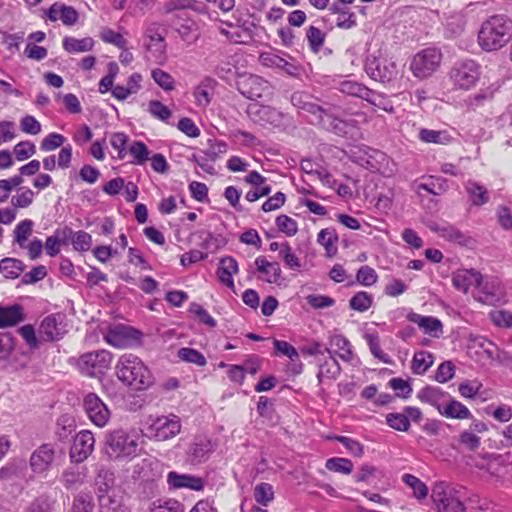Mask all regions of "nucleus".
<instances>
[{
    "label": "nucleus",
    "instance_id": "aec40b11",
    "mask_svg": "<svg viewBox=\"0 0 512 512\" xmlns=\"http://www.w3.org/2000/svg\"><path fill=\"white\" fill-rule=\"evenodd\" d=\"M161 464L153 457H146L133 465L132 477L144 482L154 481L161 476Z\"/></svg>",
    "mask_w": 512,
    "mask_h": 512
},
{
    "label": "nucleus",
    "instance_id": "6e6d98bb",
    "mask_svg": "<svg viewBox=\"0 0 512 512\" xmlns=\"http://www.w3.org/2000/svg\"><path fill=\"white\" fill-rule=\"evenodd\" d=\"M75 428L74 419L62 415L57 419L55 434L60 441L66 440Z\"/></svg>",
    "mask_w": 512,
    "mask_h": 512
},
{
    "label": "nucleus",
    "instance_id": "5fc2aeb1",
    "mask_svg": "<svg viewBox=\"0 0 512 512\" xmlns=\"http://www.w3.org/2000/svg\"><path fill=\"white\" fill-rule=\"evenodd\" d=\"M55 501L48 494H41L25 509V512H52Z\"/></svg>",
    "mask_w": 512,
    "mask_h": 512
},
{
    "label": "nucleus",
    "instance_id": "20e7f679",
    "mask_svg": "<svg viewBox=\"0 0 512 512\" xmlns=\"http://www.w3.org/2000/svg\"><path fill=\"white\" fill-rule=\"evenodd\" d=\"M115 370L117 378L123 384L137 391L149 388L154 382L153 374L148 366L141 358L131 353L119 357Z\"/></svg>",
    "mask_w": 512,
    "mask_h": 512
},
{
    "label": "nucleus",
    "instance_id": "b1692460",
    "mask_svg": "<svg viewBox=\"0 0 512 512\" xmlns=\"http://www.w3.org/2000/svg\"><path fill=\"white\" fill-rule=\"evenodd\" d=\"M406 318L410 322L417 324L425 334L433 338H439L443 334V325L438 318L423 316L415 312H409Z\"/></svg>",
    "mask_w": 512,
    "mask_h": 512
},
{
    "label": "nucleus",
    "instance_id": "6e6552de",
    "mask_svg": "<svg viewBox=\"0 0 512 512\" xmlns=\"http://www.w3.org/2000/svg\"><path fill=\"white\" fill-rule=\"evenodd\" d=\"M442 61V54L436 48H425L416 53L411 61L410 70L419 79H426L437 71Z\"/></svg>",
    "mask_w": 512,
    "mask_h": 512
},
{
    "label": "nucleus",
    "instance_id": "6ab92c4d",
    "mask_svg": "<svg viewBox=\"0 0 512 512\" xmlns=\"http://www.w3.org/2000/svg\"><path fill=\"white\" fill-rule=\"evenodd\" d=\"M66 332L64 317L60 314L46 316L39 327V334L46 341L60 340Z\"/></svg>",
    "mask_w": 512,
    "mask_h": 512
},
{
    "label": "nucleus",
    "instance_id": "2eb2a0df",
    "mask_svg": "<svg viewBox=\"0 0 512 512\" xmlns=\"http://www.w3.org/2000/svg\"><path fill=\"white\" fill-rule=\"evenodd\" d=\"M452 284L455 289L463 293H467L471 287H476L487 294H491L483 276L474 269H458L453 272Z\"/></svg>",
    "mask_w": 512,
    "mask_h": 512
},
{
    "label": "nucleus",
    "instance_id": "603ef678",
    "mask_svg": "<svg viewBox=\"0 0 512 512\" xmlns=\"http://www.w3.org/2000/svg\"><path fill=\"white\" fill-rule=\"evenodd\" d=\"M148 512H184L183 505L174 499H158L151 503Z\"/></svg>",
    "mask_w": 512,
    "mask_h": 512
},
{
    "label": "nucleus",
    "instance_id": "37998d69",
    "mask_svg": "<svg viewBox=\"0 0 512 512\" xmlns=\"http://www.w3.org/2000/svg\"><path fill=\"white\" fill-rule=\"evenodd\" d=\"M341 368L338 361L333 357L329 356L322 364H320L317 378L319 382L325 379H336L340 374Z\"/></svg>",
    "mask_w": 512,
    "mask_h": 512
},
{
    "label": "nucleus",
    "instance_id": "39448f33",
    "mask_svg": "<svg viewBox=\"0 0 512 512\" xmlns=\"http://www.w3.org/2000/svg\"><path fill=\"white\" fill-rule=\"evenodd\" d=\"M181 428V419L175 414L151 415L145 424V435L150 440L167 441L176 437Z\"/></svg>",
    "mask_w": 512,
    "mask_h": 512
},
{
    "label": "nucleus",
    "instance_id": "7ed1b4c3",
    "mask_svg": "<svg viewBox=\"0 0 512 512\" xmlns=\"http://www.w3.org/2000/svg\"><path fill=\"white\" fill-rule=\"evenodd\" d=\"M512 38V19L504 14L487 18L478 32V43L487 52L497 51L507 45Z\"/></svg>",
    "mask_w": 512,
    "mask_h": 512
},
{
    "label": "nucleus",
    "instance_id": "4468645a",
    "mask_svg": "<svg viewBox=\"0 0 512 512\" xmlns=\"http://www.w3.org/2000/svg\"><path fill=\"white\" fill-rule=\"evenodd\" d=\"M55 459V449L51 443L37 447L30 455L29 466L32 472L40 477H46Z\"/></svg>",
    "mask_w": 512,
    "mask_h": 512
},
{
    "label": "nucleus",
    "instance_id": "9d476101",
    "mask_svg": "<svg viewBox=\"0 0 512 512\" xmlns=\"http://www.w3.org/2000/svg\"><path fill=\"white\" fill-rule=\"evenodd\" d=\"M112 360L113 355L108 350L87 352L80 356L78 368L87 376L97 377L109 370Z\"/></svg>",
    "mask_w": 512,
    "mask_h": 512
},
{
    "label": "nucleus",
    "instance_id": "f8f14e48",
    "mask_svg": "<svg viewBox=\"0 0 512 512\" xmlns=\"http://www.w3.org/2000/svg\"><path fill=\"white\" fill-rule=\"evenodd\" d=\"M142 333L130 326L116 324L109 326L104 334V340L115 348H127L140 342Z\"/></svg>",
    "mask_w": 512,
    "mask_h": 512
},
{
    "label": "nucleus",
    "instance_id": "69168bd1",
    "mask_svg": "<svg viewBox=\"0 0 512 512\" xmlns=\"http://www.w3.org/2000/svg\"><path fill=\"white\" fill-rule=\"evenodd\" d=\"M92 496L87 493L78 494L72 504L71 512H93Z\"/></svg>",
    "mask_w": 512,
    "mask_h": 512
},
{
    "label": "nucleus",
    "instance_id": "393cba45",
    "mask_svg": "<svg viewBox=\"0 0 512 512\" xmlns=\"http://www.w3.org/2000/svg\"><path fill=\"white\" fill-rule=\"evenodd\" d=\"M167 483L171 489H190L193 491H201L204 489V480L200 477L180 474L171 471L167 475Z\"/></svg>",
    "mask_w": 512,
    "mask_h": 512
},
{
    "label": "nucleus",
    "instance_id": "f257e3e1",
    "mask_svg": "<svg viewBox=\"0 0 512 512\" xmlns=\"http://www.w3.org/2000/svg\"><path fill=\"white\" fill-rule=\"evenodd\" d=\"M144 441L135 428H115L105 435V456L113 462H130L141 454Z\"/></svg>",
    "mask_w": 512,
    "mask_h": 512
},
{
    "label": "nucleus",
    "instance_id": "c03bdc74",
    "mask_svg": "<svg viewBox=\"0 0 512 512\" xmlns=\"http://www.w3.org/2000/svg\"><path fill=\"white\" fill-rule=\"evenodd\" d=\"M419 138L421 141L425 143H435V144H448L452 141L451 135L445 131H436L430 129H421L419 131Z\"/></svg>",
    "mask_w": 512,
    "mask_h": 512
},
{
    "label": "nucleus",
    "instance_id": "58836bf2",
    "mask_svg": "<svg viewBox=\"0 0 512 512\" xmlns=\"http://www.w3.org/2000/svg\"><path fill=\"white\" fill-rule=\"evenodd\" d=\"M465 189L473 205L482 206L489 201L487 189L478 182L469 180L465 184Z\"/></svg>",
    "mask_w": 512,
    "mask_h": 512
},
{
    "label": "nucleus",
    "instance_id": "f03ea898",
    "mask_svg": "<svg viewBox=\"0 0 512 512\" xmlns=\"http://www.w3.org/2000/svg\"><path fill=\"white\" fill-rule=\"evenodd\" d=\"M291 102L298 109L308 112L315 117L314 119L309 120L311 123L319 124L337 135L352 136L357 127L356 120L341 118L337 112L324 110L319 105L309 101V96L304 93H293L291 96Z\"/></svg>",
    "mask_w": 512,
    "mask_h": 512
},
{
    "label": "nucleus",
    "instance_id": "423d86ee",
    "mask_svg": "<svg viewBox=\"0 0 512 512\" xmlns=\"http://www.w3.org/2000/svg\"><path fill=\"white\" fill-rule=\"evenodd\" d=\"M365 71L370 78L382 83L396 79L399 74L394 58L382 50L373 52L367 57Z\"/></svg>",
    "mask_w": 512,
    "mask_h": 512
},
{
    "label": "nucleus",
    "instance_id": "052dcab7",
    "mask_svg": "<svg viewBox=\"0 0 512 512\" xmlns=\"http://www.w3.org/2000/svg\"><path fill=\"white\" fill-rule=\"evenodd\" d=\"M372 302L373 298L371 294L360 291L350 299V307L355 311L365 312L371 307Z\"/></svg>",
    "mask_w": 512,
    "mask_h": 512
},
{
    "label": "nucleus",
    "instance_id": "a878e982",
    "mask_svg": "<svg viewBox=\"0 0 512 512\" xmlns=\"http://www.w3.org/2000/svg\"><path fill=\"white\" fill-rule=\"evenodd\" d=\"M325 351H327L330 356L334 358L337 356L344 362H351L354 358L350 341L341 334H335L330 337L329 348H326Z\"/></svg>",
    "mask_w": 512,
    "mask_h": 512
},
{
    "label": "nucleus",
    "instance_id": "f3484780",
    "mask_svg": "<svg viewBox=\"0 0 512 512\" xmlns=\"http://www.w3.org/2000/svg\"><path fill=\"white\" fill-rule=\"evenodd\" d=\"M255 275L259 281L280 286L283 282L282 270L278 262L258 256L255 261Z\"/></svg>",
    "mask_w": 512,
    "mask_h": 512
},
{
    "label": "nucleus",
    "instance_id": "c85d7f7f",
    "mask_svg": "<svg viewBox=\"0 0 512 512\" xmlns=\"http://www.w3.org/2000/svg\"><path fill=\"white\" fill-rule=\"evenodd\" d=\"M216 80L212 77H204L193 90L195 104L205 109L212 101Z\"/></svg>",
    "mask_w": 512,
    "mask_h": 512
},
{
    "label": "nucleus",
    "instance_id": "7c9ffc66",
    "mask_svg": "<svg viewBox=\"0 0 512 512\" xmlns=\"http://www.w3.org/2000/svg\"><path fill=\"white\" fill-rule=\"evenodd\" d=\"M143 76L138 73H132L128 79L125 86L116 85L112 90V96L119 100L125 101L130 95L137 94L142 88Z\"/></svg>",
    "mask_w": 512,
    "mask_h": 512
},
{
    "label": "nucleus",
    "instance_id": "e2e57ef3",
    "mask_svg": "<svg viewBox=\"0 0 512 512\" xmlns=\"http://www.w3.org/2000/svg\"><path fill=\"white\" fill-rule=\"evenodd\" d=\"M254 498L260 505L267 506L274 498L273 487L269 483H260L255 486Z\"/></svg>",
    "mask_w": 512,
    "mask_h": 512
},
{
    "label": "nucleus",
    "instance_id": "79ce46f5",
    "mask_svg": "<svg viewBox=\"0 0 512 512\" xmlns=\"http://www.w3.org/2000/svg\"><path fill=\"white\" fill-rule=\"evenodd\" d=\"M432 230H434L438 235L445 240H448L450 242H455L462 244L465 242V235L455 226L450 224H438L434 227H432Z\"/></svg>",
    "mask_w": 512,
    "mask_h": 512
},
{
    "label": "nucleus",
    "instance_id": "13d9d810",
    "mask_svg": "<svg viewBox=\"0 0 512 512\" xmlns=\"http://www.w3.org/2000/svg\"><path fill=\"white\" fill-rule=\"evenodd\" d=\"M35 198V193L30 188H19L17 193L12 196L11 204L14 208H27Z\"/></svg>",
    "mask_w": 512,
    "mask_h": 512
},
{
    "label": "nucleus",
    "instance_id": "338daca9",
    "mask_svg": "<svg viewBox=\"0 0 512 512\" xmlns=\"http://www.w3.org/2000/svg\"><path fill=\"white\" fill-rule=\"evenodd\" d=\"M386 422L389 427L397 431H408L410 422L404 413H389L386 416Z\"/></svg>",
    "mask_w": 512,
    "mask_h": 512
},
{
    "label": "nucleus",
    "instance_id": "a19ab883",
    "mask_svg": "<svg viewBox=\"0 0 512 512\" xmlns=\"http://www.w3.org/2000/svg\"><path fill=\"white\" fill-rule=\"evenodd\" d=\"M24 268V263L16 258H4L0 261V272L6 278L16 279Z\"/></svg>",
    "mask_w": 512,
    "mask_h": 512
},
{
    "label": "nucleus",
    "instance_id": "1a4fd4ad",
    "mask_svg": "<svg viewBox=\"0 0 512 512\" xmlns=\"http://www.w3.org/2000/svg\"><path fill=\"white\" fill-rule=\"evenodd\" d=\"M113 484V473L107 470H100L95 480L100 512H128L126 507L109 495Z\"/></svg>",
    "mask_w": 512,
    "mask_h": 512
},
{
    "label": "nucleus",
    "instance_id": "c9c22d12",
    "mask_svg": "<svg viewBox=\"0 0 512 512\" xmlns=\"http://www.w3.org/2000/svg\"><path fill=\"white\" fill-rule=\"evenodd\" d=\"M337 241V233L332 228L322 229L317 235L318 244L324 247L325 254L329 258L334 257L337 254Z\"/></svg>",
    "mask_w": 512,
    "mask_h": 512
},
{
    "label": "nucleus",
    "instance_id": "864d4df0",
    "mask_svg": "<svg viewBox=\"0 0 512 512\" xmlns=\"http://www.w3.org/2000/svg\"><path fill=\"white\" fill-rule=\"evenodd\" d=\"M402 481L412 489L413 495L417 499H424L428 495V488L426 484L418 477L411 474H404L402 476Z\"/></svg>",
    "mask_w": 512,
    "mask_h": 512
},
{
    "label": "nucleus",
    "instance_id": "5701e85b",
    "mask_svg": "<svg viewBox=\"0 0 512 512\" xmlns=\"http://www.w3.org/2000/svg\"><path fill=\"white\" fill-rule=\"evenodd\" d=\"M268 81L257 75L248 76L241 84V92L249 99L262 98L271 94Z\"/></svg>",
    "mask_w": 512,
    "mask_h": 512
},
{
    "label": "nucleus",
    "instance_id": "680f3d73",
    "mask_svg": "<svg viewBox=\"0 0 512 512\" xmlns=\"http://www.w3.org/2000/svg\"><path fill=\"white\" fill-rule=\"evenodd\" d=\"M129 152L133 157L132 163L136 165H143L150 155L147 146L141 141H134L129 147Z\"/></svg>",
    "mask_w": 512,
    "mask_h": 512
},
{
    "label": "nucleus",
    "instance_id": "473e14b6",
    "mask_svg": "<svg viewBox=\"0 0 512 512\" xmlns=\"http://www.w3.org/2000/svg\"><path fill=\"white\" fill-rule=\"evenodd\" d=\"M363 338L375 358L385 364L391 363L390 356L381 349L379 333L375 328H366L363 331Z\"/></svg>",
    "mask_w": 512,
    "mask_h": 512
},
{
    "label": "nucleus",
    "instance_id": "412c9836",
    "mask_svg": "<svg viewBox=\"0 0 512 512\" xmlns=\"http://www.w3.org/2000/svg\"><path fill=\"white\" fill-rule=\"evenodd\" d=\"M44 17L51 22L61 21L65 26L77 23L79 14L72 6L56 2L44 11Z\"/></svg>",
    "mask_w": 512,
    "mask_h": 512
},
{
    "label": "nucleus",
    "instance_id": "bf43d9fd",
    "mask_svg": "<svg viewBox=\"0 0 512 512\" xmlns=\"http://www.w3.org/2000/svg\"><path fill=\"white\" fill-rule=\"evenodd\" d=\"M325 467L329 471L350 474L353 470V463L347 458L333 457L326 461Z\"/></svg>",
    "mask_w": 512,
    "mask_h": 512
},
{
    "label": "nucleus",
    "instance_id": "4be33fe9",
    "mask_svg": "<svg viewBox=\"0 0 512 512\" xmlns=\"http://www.w3.org/2000/svg\"><path fill=\"white\" fill-rule=\"evenodd\" d=\"M147 59L156 64L163 65L166 62V43L159 33H148L145 37Z\"/></svg>",
    "mask_w": 512,
    "mask_h": 512
},
{
    "label": "nucleus",
    "instance_id": "774afa93",
    "mask_svg": "<svg viewBox=\"0 0 512 512\" xmlns=\"http://www.w3.org/2000/svg\"><path fill=\"white\" fill-rule=\"evenodd\" d=\"M101 39L109 44H112L120 49L127 46V40L120 33L111 28H104L100 34Z\"/></svg>",
    "mask_w": 512,
    "mask_h": 512
},
{
    "label": "nucleus",
    "instance_id": "cd10ccee",
    "mask_svg": "<svg viewBox=\"0 0 512 512\" xmlns=\"http://www.w3.org/2000/svg\"><path fill=\"white\" fill-rule=\"evenodd\" d=\"M450 394L436 386H427L417 393V398L434 407L440 414Z\"/></svg>",
    "mask_w": 512,
    "mask_h": 512
},
{
    "label": "nucleus",
    "instance_id": "9b49d317",
    "mask_svg": "<svg viewBox=\"0 0 512 512\" xmlns=\"http://www.w3.org/2000/svg\"><path fill=\"white\" fill-rule=\"evenodd\" d=\"M432 499L437 512H466V507L460 499L459 492L442 484L434 487Z\"/></svg>",
    "mask_w": 512,
    "mask_h": 512
},
{
    "label": "nucleus",
    "instance_id": "f704fd0d",
    "mask_svg": "<svg viewBox=\"0 0 512 512\" xmlns=\"http://www.w3.org/2000/svg\"><path fill=\"white\" fill-rule=\"evenodd\" d=\"M386 160V155L378 150L367 149L363 151V155L357 158V162L371 171H381V163Z\"/></svg>",
    "mask_w": 512,
    "mask_h": 512
},
{
    "label": "nucleus",
    "instance_id": "e433bc0d",
    "mask_svg": "<svg viewBox=\"0 0 512 512\" xmlns=\"http://www.w3.org/2000/svg\"><path fill=\"white\" fill-rule=\"evenodd\" d=\"M213 450L212 442L206 437L196 438L189 449V455L194 463L204 461Z\"/></svg>",
    "mask_w": 512,
    "mask_h": 512
},
{
    "label": "nucleus",
    "instance_id": "ea45409f",
    "mask_svg": "<svg viewBox=\"0 0 512 512\" xmlns=\"http://www.w3.org/2000/svg\"><path fill=\"white\" fill-rule=\"evenodd\" d=\"M434 356L428 351H418L414 354L411 369L414 374L423 375L433 365Z\"/></svg>",
    "mask_w": 512,
    "mask_h": 512
},
{
    "label": "nucleus",
    "instance_id": "a18cd8bd",
    "mask_svg": "<svg viewBox=\"0 0 512 512\" xmlns=\"http://www.w3.org/2000/svg\"><path fill=\"white\" fill-rule=\"evenodd\" d=\"M34 223L30 219L20 221L13 231L14 242L20 247L26 246L29 236L32 234Z\"/></svg>",
    "mask_w": 512,
    "mask_h": 512
},
{
    "label": "nucleus",
    "instance_id": "4d7b16f0",
    "mask_svg": "<svg viewBox=\"0 0 512 512\" xmlns=\"http://www.w3.org/2000/svg\"><path fill=\"white\" fill-rule=\"evenodd\" d=\"M277 229L288 237L294 236L298 232V223L288 215H279L275 219Z\"/></svg>",
    "mask_w": 512,
    "mask_h": 512
},
{
    "label": "nucleus",
    "instance_id": "4c0bfd02",
    "mask_svg": "<svg viewBox=\"0 0 512 512\" xmlns=\"http://www.w3.org/2000/svg\"><path fill=\"white\" fill-rule=\"evenodd\" d=\"M94 47V40L91 37L77 39L67 36L63 39V48L68 53H82L91 51Z\"/></svg>",
    "mask_w": 512,
    "mask_h": 512
},
{
    "label": "nucleus",
    "instance_id": "3c124183",
    "mask_svg": "<svg viewBox=\"0 0 512 512\" xmlns=\"http://www.w3.org/2000/svg\"><path fill=\"white\" fill-rule=\"evenodd\" d=\"M151 78L165 92L172 91L175 88V79L173 76L160 68L151 70Z\"/></svg>",
    "mask_w": 512,
    "mask_h": 512
},
{
    "label": "nucleus",
    "instance_id": "dca6fc26",
    "mask_svg": "<svg viewBox=\"0 0 512 512\" xmlns=\"http://www.w3.org/2000/svg\"><path fill=\"white\" fill-rule=\"evenodd\" d=\"M95 437L90 430L79 431L73 440L70 449V458L74 463H81L85 461L94 451Z\"/></svg>",
    "mask_w": 512,
    "mask_h": 512
},
{
    "label": "nucleus",
    "instance_id": "de8ad7c7",
    "mask_svg": "<svg viewBox=\"0 0 512 512\" xmlns=\"http://www.w3.org/2000/svg\"><path fill=\"white\" fill-rule=\"evenodd\" d=\"M177 356L181 361L195 364L199 367H204L207 364L205 356L198 350L190 347L180 348Z\"/></svg>",
    "mask_w": 512,
    "mask_h": 512
},
{
    "label": "nucleus",
    "instance_id": "09e8293b",
    "mask_svg": "<svg viewBox=\"0 0 512 512\" xmlns=\"http://www.w3.org/2000/svg\"><path fill=\"white\" fill-rule=\"evenodd\" d=\"M472 346L470 348H479L481 355L486 360H494L497 358V347L494 343L484 337H475L471 340Z\"/></svg>",
    "mask_w": 512,
    "mask_h": 512
},
{
    "label": "nucleus",
    "instance_id": "c756f323",
    "mask_svg": "<svg viewBox=\"0 0 512 512\" xmlns=\"http://www.w3.org/2000/svg\"><path fill=\"white\" fill-rule=\"evenodd\" d=\"M339 89L344 94L364 99L369 103L379 104L376 102V100L382 101L379 97L376 96V92L356 81L344 80L340 83Z\"/></svg>",
    "mask_w": 512,
    "mask_h": 512
},
{
    "label": "nucleus",
    "instance_id": "0eeeda50",
    "mask_svg": "<svg viewBox=\"0 0 512 512\" xmlns=\"http://www.w3.org/2000/svg\"><path fill=\"white\" fill-rule=\"evenodd\" d=\"M480 77V66L470 59L458 61L451 68L449 79L455 89L469 90L473 88Z\"/></svg>",
    "mask_w": 512,
    "mask_h": 512
},
{
    "label": "nucleus",
    "instance_id": "72a5a7b5",
    "mask_svg": "<svg viewBox=\"0 0 512 512\" xmlns=\"http://www.w3.org/2000/svg\"><path fill=\"white\" fill-rule=\"evenodd\" d=\"M22 306L15 304L12 306H0V328H7L17 325L24 320Z\"/></svg>",
    "mask_w": 512,
    "mask_h": 512
},
{
    "label": "nucleus",
    "instance_id": "49530a36",
    "mask_svg": "<svg viewBox=\"0 0 512 512\" xmlns=\"http://www.w3.org/2000/svg\"><path fill=\"white\" fill-rule=\"evenodd\" d=\"M280 259L284 262L285 267L292 271H300L302 268L301 259L287 241H284Z\"/></svg>",
    "mask_w": 512,
    "mask_h": 512
},
{
    "label": "nucleus",
    "instance_id": "8fccbe9b",
    "mask_svg": "<svg viewBox=\"0 0 512 512\" xmlns=\"http://www.w3.org/2000/svg\"><path fill=\"white\" fill-rule=\"evenodd\" d=\"M85 476L79 468L71 467L63 472L62 482L67 489H74L84 482Z\"/></svg>",
    "mask_w": 512,
    "mask_h": 512
},
{
    "label": "nucleus",
    "instance_id": "0e129e2a",
    "mask_svg": "<svg viewBox=\"0 0 512 512\" xmlns=\"http://www.w3.org/2000/svg\"><path fill=\"white\" fill-rule=\"evenodd\" d=\"M306 37L311 50L315 53L319 52L325 41V33L315 26H310Z\"/></svg>",
    "mask_w": 512,
    "mask_h": 512
},
{
    "label": "nucleus",
    "instance_id": "a211bd4d",
    "mask_svg": "<svg viewBox=\"0 0 512 512\" xmlns=\"http://www.w3.org/2000/svg\"><path fill=\"white\" fill-rule=\"evenodd\" d=\"M248 114L254 122L261 125L269 124L274 127L282 125L284 118V115L277 109L258 103L249 105Z\"/></svg>",
    "mask_w": 512,
    "mask_h": 512
},
{
    "label": "nucleus",
    "instance_id": "2f4dec72",
    "mask_svg": "<svg viewBox=\"0 0 512 512\" xmlns=\"http://www.w3.org/2000/svg\"><path fill=\"white\" fill-rule=\"evenodd\" d=\"M440 415L447 419L455 420H469L473 418L469 408L451 395L447 399Z\"/></svg>",
    "mask_w": 512,
    "mask_h": 512
},
{
    "label": "nucleus",
    "instance_id": "bb28decb",
    "mask_svg": "<svg viewBox=\"0 0 512 512\" xmlns=\"http://www.w3.org/2000/svg\"><path fill=\"white\" fill-rule=\"evenodd\" d=\"M238 272V262L234 257L225 256L220 259L216 274L221 284L234 291L235 284L233 276L238 274Z\"/></svg>",
    "mask_w": 512,
    "mask_h": 512
},
{
    "label": "nucleus",
    "instance_id": "ddd939ff",
    "mask_svg": "<svg viewBox=\"0 0 512 512\" xmlns=\"http://www.w3.org/2000/svg\"><path fill=\"white\" fill-rule=\"evenodd\" d=\"M83 408L89 420L97 427H105L111 412L102 399L95 393H88L83 399Z\"/></svg>",
    "mask_w": 512,
    "mask_h": 512
}]
</instances>
